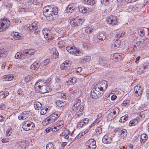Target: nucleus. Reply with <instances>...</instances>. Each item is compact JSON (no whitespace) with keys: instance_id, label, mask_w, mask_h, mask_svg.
Segmentation results:
<instances>
[{"instance_id":"obj_12","label":"nucleus","mask_w":149,"mask_h":149,"mask_svg":"<svg viewBox=\"0 0 149 149\" xmlns=\"http://www.w3.org/2000/svg\"><path fill=\"white\" fill-rule=\"evenodd\" d=\"M143 91V88L141 86H136L134 88V94L136 96H140L142 94Z\"/></svg>"},{"instance_id":"obj_1","label":"nucleus","mask_w":149,"mask_h":149,"mask_svg":"<svg viewBox=\"0 0 149 149\" xmlns=\"http://www.w3.org/2000/svg\"><path fill=\"white\" fill-rule=\"evenodd\" d=\"M36 90H38L40 93H44L48 92L49 90V88L47 86V84L42 81H38L34 86Z\"/></svg>"},{"instance_id":"obj_45","label":"nucleus","mask_w":149,"mask_h":149,"mask_svg":"<svg viewBox=\"0 0 149 149\" xmlns=\"http://www.w3.org/2000/svg\"><path fill=\"white\" fill-rule=\"evenodd\" d=\"M64 42L63 41H60L58 43V47L60 48H63L64 45Z\"/></svg>"},{"instance_id":"obj_57","label":"nucleus","mask_w":149,"mask_h":149,"mask_svg":"<svg viewBox=\"0 0 149 149\" xmlns=\"http://www.w3.org/2000/svg\"><path fill=\"white\" fill-rule=\"evenodd\" d=\"M53 54L55 55V58H57L59 56V54L56 49H54V52H53Z\"/></svg>"},{"instance_id":"obj_17","label":"nucleus","mask_w":149,"mask_h":149,"mask_svg":"<svg viewBox=\"0 0 149 149\" xmlns=\"http://www.w3.org/2000/svg\"><path fill=\"white\" fill-rule=\"evenodd\" d=\"M63 121L61 120H60L57 122L56 124V126L54 127V131L58 130L59 129L63 127Z\"/></svg>"},{"instance_id":"obj_16","label":"nucleus","mask_w":149,"mask_h":149,"mask_svg":"<svg viewBox=\"0 0 149 149\" xmlns=\"http://www.w3.org/2000/svg\"><path fill=\"white\" fill-rule=\"evenodd\" d=\"M29 116V111H24L19 116L18 118L20 120H24L28 118Z\"/></svg>"},{"instance_id":"obj_7","label":"nucleus","mask_w":149,"mask_h":149,"mask_svg":"<svg viewBox=\"0 0 149 149\" xmlns=\"http://www.w3.org/2000/svg\"><path fill=\"white\" fill-rule=\"evenodd\" d=\"M35 127L33 123L30 121H25L22 125L23 129L25 131H28L31 130L33 127Z\"/></svg>"},{"instance_id":"obj_14","label":"nucleus","mask_w":149,"mask_h":149,"mask_svg":"<svg viewBox=\"0 0 149 149\" xmlns=\"http://www.w3.org/2000/svg\"><path fill=\"white\" fill-rule=\"evenodd\" d=\"M116 132H118V134L121 135V137L124 139L127 135V132L125 129H122L121 128H118L116 129Z\"/></svg>"},{"instance_id":"obj_55","label":"nucleus","mask_w":149,"mask_h":149,"mask_svg":"<svg viewBox=\"0 0 149 149\" xmlns=\"http://www.w3.org/2000/svg\"><path fill=\"white\" fill-rule=\"evenodd\" d=\"M84 110V106L83 105H81L80 107L79 111L80 112V113H79V114L81 115L83 114V111Z\"/></svg>"},{"instance_id":"obj_39","label":"nucleus","mask_w":149,"mask_h":149,"mask_svg":"<svg viewBox=\"0 0 149 149\" xmlns=\"http://www.w3.org/2000/svg\"><path fill=\"white\" fill-rule=\"evenodd\" d=\"M25 142L24 141H20L17 142L18 145L22 148H25Z\"/></svg>"},{"instance_id":"obj_64","label":"nucleus","mask_w":149,"mask_h":149,"mask_svg":"<svg viewBox=\"0 0 149 149\" xmlns=\"http://www.w3.org/2000/svg\"><path fill=\"white\" fill-rule=\"evenodd\" d=\"M10 132V130L9 129L7 130L6 131V134L7 136H9L10 135V133H11Z\"/></svg>"},{"instance_id":"obj_2","label":"nucleus","mask_w":149,"mask_h":149,"mask_svg":"<svg viewBox=\"0 0 149 149\" xmlns=\"http://www.w3.org/2000/svg\"><path fill=\"white\" fill-rule=\"evenodd\" d=\"M60 112L56 111L53 113L42 122L43 124L46 125L54 122L61 115Z\"/></svg>"},{"instance_id":"obj_53","label":"nucleus","mask_w":149,"mask_h":149,"mask_svg":"<svg viewBox=\"0 0 149 149\" xmlns=\"http://www.w3.org/2000/svg\"><path fill=\"white\" fill-rule=\"evenodd\" d=\"M81 102L80 100L79 99L77 100L74 103V105H76V107H78V106L79 105Z\"/></svg>"},{"instance_id":"obj_18","label":"nucleus","mask_w":149,"mask_h":149,"mask_svg":"<svg viewBox=\"0 0 149 149\" xmlns=\"http://www.w3.org/2000/svg\"><path fill=\"white\" fill-rule=\"evenodd\" d=\"M35 52V50L33 49H27L24 50L22 53L23 55H25V56H29L33 54Z\"/></svg>"},{"instance_id":"obj_13","label":"nucleus","mask_w":149,"mask_h":149,"mask_svg":"<svg viewBox=\"0 0 149 149\" xmlns=\"http://www.w3.org/2000/svg\"><path fill=\"white\" fill-rule=\"evenodd\" d=\"M42 33L45 38L47 40L50 39L52 37V35L50 31L48 29H44L42 31Z\"/></svg>"},{"instance_id":"obj_32","label":"nucleus","mask_w":149,"mask_h":149,"mask_svg":"<svg viewBox=\"0 0 149 149\" xmlns=\"http://www.w3.org/2000/svg\"><path fill=\"white\" fill-rule=\"evenodd\" d=\"M148 67V65L147 64H141L139 67V69H141V72L143 73L145 69H147Z\"/></svg>"},{"instance_id":"obj_9","label":"nucleus","mask_w":149,"mask_h":149,"mask_svg":"<svg viewBox=\"0 0 149 149\" xmlns=\"http://www.w3.org/2000/svg\"><path fill=\"white\" fill-rule=\"evenodd\" d=\"M106 22L109 24L114 25L117 24L118 21L117 20V17L116 16L111 15L107 18Z\"/></svg>"},{"instance_id":"obj_51","label":"nucleus","mask_w":149,"mask_h":149,"mask_svg":"<svg viewBox=\"0 0 149 149\" xmlns=\"http://www.w3.org/2000/svg\"><path fill=\"white\" fill-rule=\"evenodd\" d=\"M103 103L104 104H108L110 102V100L109 99H107L106 98H104L103 99Z\"/></svg>"},{"instance_id":"obj_31","label":"nucleus","mask_w":149,"mask_h":149,"mask_svg":"<svg viewBox=\"0 0 149 149\" xmlns=\"http://www.w3.org/2000/svg\"><path fill=\"white\" fill-rule=\"evenodd\" d=\"M13 77L10 75H8L4 76L3 79L5 81H10L13 79Z\"/></svg>"},{"instance_id":"obj_35","label":"nucleus","mask_w":149,"mask_h":149,"mask_svg":"<svg viewBox=\"0 0 149 149\" xmlns=\"http://www.w3.org/2000/svg\"><path fill=\"white\" fill-rule=\"evenodd\" d=\"M54 7H56V6H54L53 5H49V6H45L44 7L43 10V11H48V10L52 9H53V8H54Z\"/></svg>"},{"instance_id":"obj_52","label":"nucleus","mask_w":149,"mask_h":149,"mask_svg":"<svg viewBox=\"0 0 149 149\" xmlns=\"http://www.w3.org/2000/svg\"><path fill=\"white\" fill-rule=\"evenodd\" d=\"M54 129L53 128L52 129L51 127H48V128H46L45 131V132L46 133H48L49 132H50L51 131H54V130H53V129Z\"/></svg>"},{"instance_id":"obj_43","label":"nucleus","mask_w":149,"mask_h":149,"mask_svg":"<svg viewBox=\"0 0 149 149\" xmlns=\"http://www.w3.org/2000/svg\"><path fill=\"white\" fill-rule=\"evenodd\" d=\"M61 96L62 98L65 100H67L69 98L68 94L67 93H61Z\"/></svg>"},{"instance_id":"obj_33","label":"nucleus","mask_w":149,"mask_h":149,"mask_svg":"<svg viewBox=\"0 0 149 149\" xmlns=\"http://www.w3.org/2000/svg\"><path fill=\"white\" fill-rule=\"evenodd\" d=\"M21 34H19L17 32H15L13 34L12 36L13 38L16 40H18L21 38L22 36Z\"/></svg>"},{"instance_id":"obj_37","label":"nucleus","mask_w":149,"mask_h":149,"mask_svg":"<svg viewBox=\"0 0 149 149\" xmlns=\"http://www.w3.org/2000/svg\"><path fill=\"white\" fill-rule=\"evenodd\" d=\"M138 33L139 35L141 37H143L145 35V31L144 29L141 28L139 29Z\"/></svg>"},{"instance_id":"obj_27","label":"nucleus","mask_w":149,"mask_h":149,"mask_svg":"<svg viewBox=\"0 0 149 149\" xmlns=\"http://www.w3.org/2000/svg\"><path fill=\"white\" fill-rule=\"evenodd\" d=\"M138 123V118H136L134 119L131 120L130 122L129 125L130 126H134Z\"/></svg>"},{"instance_id":"obj_49","label":"nucleus","mask_w":149,"mask_h":149,"mask_svg":"<svg viewBox=\"0 0 149 149\" xmlns=\"http://www.w3.org/2000/svg\"><path fill=\"white\" fill-rule=\"evenodd\" d=\"M130 101L128 100H125L122 104V105L126 106L129 105L130 103Z\"/></svg>"},{"instance_id":"obj_15","label":"nucleus","mask_w":149,"mask_h":149,"mask_svg":"<svg viewBox=\"0 0 149 149\" xmlns=\"http://www.w3.org/2000/svg\"><path fill=\"white\" fill-rule=\"evenodd\" d=\"M121 45L120 40L118 39L113 40L111 43L112 48L114 49H116L119 47Z\"/></svg>"},{"instance_id":"obj_25","label":"nucleus","mask_w":149,"mask_h":149,"mask_svg":"<svg viewBox=\"0 0 149 149\" xmlns=\"http://www.w3.org/2000/svg\"><path fill=\"white\" fill-rule=\"evenodd\" d=\"M97 38L100 40H103L106 38V35L104 32H100L97 36Z\"/></svg>"},{"instance_id":"obj_40","label":"nucleus","mask_w":149,"mask_h":149,"mask_svg":"<svg viewBox=\"0 0 149 149\" xmlns=\"http://www.w3.org/2000/svg\"><path fill=\"white\" fill-rule=\"evenodd\" d=\"M119 111L118 108L116 107L113 109V112H111V113H113L114 115H115L116 117V116L119 114Z\"/></svg>"},{"instance_id":"obj_38","label":"nucleus","mask_w":149,"mask_h":149,"mask_svg":"<svg viewBox=\"0 0 149 149\" xmlns=\"http://www.w3.org/2000/svg\"><path fill=\"white\" fill-rule=\"evenodd\" d=\"M84 3L87 5L93 6L95 3V1L94 0H84Z\"/></svg>"},{"instance_id":"obj_28","label":"nucleus","mask_w":149,"mask_h":149,"mask_svg":"<svg viewBox=\"0 0 149 149\" xmlns=\"http://www.w3.org/2000/svg\"><path fill=\"white\" fill-rule=\"evenodd\" d=\"M77 79L74 77H73L70 79L69 80L66 82V83L67 85H73L76 82Z\"/></svg>"},{"instance_id":"obj_34","label":"nucleus","mask_w":149,"mask_h":149,"mask_svg":"<svg viewBox=\"0 0 149 149\" xmlns=\"http://www.w3.org/2000/svg\"><path fill=\"white\" fill-rule=\"evenodd\" d=\"M147 139V135L145 134H143L141 136L140 141L142 143H144Z\"/></svg>"},{"instance_id":"obj_42","label":"nucleus","mask_w":149,"mask_h":149,"mask_svg":"<svg viewBox=\"0 0 149 149\" xmlns=\"http://www.w3.org/2000/svg\"><path fill=\"white\" fill-rule=\"evenodd\" d=\"M116 117V116L115 115H114L113 113L111 112L108 114L107 117L109 118V120H112Z\"/></svg>"},{"instance_id":"obj_54","label":"nucleus","mask_w":149,"mask_h":149,"mask_svg":"<svg viewBox=\"0 0 149 149\" xmlns=\"http://www.w3.org/2000/svg\"><path fill=\"white\" fill-rule=\"evenodd\" d=\"M78 9L79 12L81 13H83V11L84 10V7L81 6H78Z\"/></svg>"},{"instance_id":"obj_63","label":"nucleus","mask_w":149,"mask_h":149,"mask_svg":"<svg viewBox=\"0 0 149 149\" xmlns=\"http://www.w3.org/2000/svg\"><path fill=\"white\" fill-rule=\"evenodd\" d=\"M0 107L2 110H3L5 109L6 108L5 105L3 104H1Z\"/></svg>"},{"instance_id":"obj_36","label":"nucleus","mask_w":149,"mask_h":149,"mask_svg":"<svg viewBox=\"0 0 149 149\" xmlns=\"http://www.w3.org/2000/svg\"><path fill=\"white\" fill-rule=\"evenodd\" d=\"M22 52H17L15 54V57L17 59H20L21 58H24V56H25V55L22 54Z\"/></svg>"},{"instance_id":"obj_59","label":"nucleus","mask_w":149,"mask_h":149,"mask_svg":"<svg viewBox=\"0 0 149 149\" xmlns=\"http://www.w3.org/2000/svg\"><path fill=\"white\" fill-rule=\"evenodd\" d=\"M91 59V57L89 56H86L84 57V61L86 62L89 61Z\"/></svg>"},{"instance_id":"obj_46","label":"nucleus","mask_w":149,"mask_h":149,"mask_svg":"<svg viewBox=\"0 0 149 149\" xmlns=\"http://www.w3.org/2000/svg\"><path fill=\"white\" fill-rule=\"evenodd\" d=\"M93 29H92L89 27H87L85 28V31L87 33H90L92 32Z\"/></svg>"},{"instance_id":"obj_19","label":"nucleus","mask_w":149,"mask_h":149,"mask_svg":"<svg viewBox=\"0 0 149 149\" xmlns=\"http://www.w3.org/2000/svg\"><path fill=\"white\" fill-rule=\"evenodd\" d=\"M124 55L122 53H115L113 55V59L121 60L124 57Z\"/></svg>"},{"instance_id":"obj_26","label":"nucleus","mask_w":149,"mask_h":149,"mask_svg":"<svg viewBox=\"0 0 149 149\" xmlns=\"http://www.w3.org/2000/svg\"><path fill=\"white\" fill-rule=\"evenodd\" d=\"M70 131L68 130H66L64 131L62 134V135L63 137L65 139H69L68 135L69 134Z\"/></svg>"},{"instance_id":"obj_44","label":"nucleus","mask_w":149,"mask_h":149,"mask_svg":"<svg viewBox=\"0 0 149 149\" xmlns=\"http://www.w3.org/2000/svg\"><path fill=\"white\" fill-rule=\"evenodd\" d=\"M127 119V115H125V116H122L121 117L120 120L121 122L124 123L126 121Z\"/></svg>"},{"instance_id":"obj_6","label":"nucleus","mask_w":149,"mask_h":149,"mask_svg":"<svg viewBox=\"0 0 149 149\" xmlns=\"http://www.w3.org/2000/svg\"><path fill=\"white\" fill-rule=\"evenodd\" d=\"M108 86L107 82L105 80H103L101 82L98 83L93 88L102 89L105 90Z\"/></svg>"},{"instance_id":"obj_62","label":"nucleus","mask_w":149,"mask_h":149,"mask_svg":"<svg viewBox=\"0 0 149 149\" xmlns=\"http://www.w3.org/2000/svg\"><path fill=\"white\" fill-rule=\"evenodd\" d=\"M4 95L3 96V98H4L7 96L9 94V92L7 91L4 92Z\"/></svg>"},{"instance_id":"obj_60","label":"nucleus","mask_w":149,"mask_h":149,"mask_svg":"<svg viewBox=\"0 0 149 149\" xmlns=\"http://www.w3.org/2000/svg\"><path fill=\"white\" fill-rule=\"evenodd\" d=\"M67 67H68V66L66 65L63 63L62 64L60 65V68L62 70L64 69L65 68H66Z\"/></svg>"},{"instance_id":"obj_48","label":"nucleus","mask_w":149,"mask_h":149,"mask_svg":"<svg viewBox=\"0 0 149 149\" xmlns=\"http://www.w3.org/2000/svg\"><path fill=\"white\" fill-rule=\"evenodd\" d=\"M32 78L30 75H28L25 78L24 81L26 82H29L32 79Z\"/></svg>"},{"instance_id":"obj_47","label":"nucleus","mask_w":149,"mask_h":149,"mask_svg":"<svg viewBox=\"0 0 149 149\" xmlns=\"http://www.w3.org/2000/svg\"><path fill=\"white\" fill-rule=\"evenodd\" d=\"M124 35L125 33L124 32H122L121 33H119L116 34V37L119 38H122L124 36Z\"/></svg>"},{"instance_id":"obj_61","label":"nucleus","mask_w":149,"mask_h":149,"mask_svg":"<svg viewBox=\"0 0 149 149\" xmlns=\"http://www.w3.org/2000/svg\"><path fill=\"white\" fill-rule=\"evenodd\" d=\"M78 108V107H76V105L74 104L72 107V109L73 110V112H75Z\"/></svg>"},{"instance_id":"obj_11","label":"nucleus","mask_w":149,"mask_h":149,"mask_svg":"<svg viewBox=\"0 0 149 149\" xmlns=\"http://www.w3.org/2000/svg\"><path fill=\"white\" fill-rule=\"evenodd\" d=\"M85 145H88L92 149H95L96 147V141L93 139H90L86 142Z\"/></svg>"},{"instance_id":"obj_41","label":"nucleus","mask_w":149,"mask_h":149,"mask_svg":"<svg viewBox=\"0 0 149 149\" xmlns=\"http://www.w3.org/2000/svg\"><path fill=\"white\" fill-rule=\"evenodd\" d=\"M102 131V128L101 127H97L96 129L95 132L97 134L99 135L101 134Z\"/></svg>"},{"instance_id":"obj_29","label":"nucleus","mask_w":149,"mask_h":149,"mask_svg":"<svg viewBox=\"0 0 149 149\" xmlns=\"http://www.w3.org/2000/svg\"><path fill=\"white\" fill-rule=\"evenodd\" d=\"M34 105L35 109L36 110L40 109L42 107L41 104L38 101H35Z\"/></svg>"},{"instance_id":"obj_4","label":"nucleus","mask_w":149,"mask_h":149,"mask_svg":"<svg viewBox=\"0 0 149 149\" xmlns=\"http://www.w3.org/2000/svg\"><path fill=\"white\" fill-rule=\"evenodd\" d=\"M105 90L102 89H93L90 93L91 97L93 99H95L101 97L104 93Z\"/></svg>"},{"instance_id":"obj_23","label":"nucleus","mask_w":149,"mask_h":149,"mask_svg":"<svg viewBox=\"0 0 149 149\" xmlns=\"http://www.w3.org/2000/svg\"><path fill=\"white\" fill-rule=\"evenodd\" d=\"M40 67L39 64L34 62L30 66V68L32 71L33 72L37 70Z\"/></svg>"},{"instance_id":"obj_10","label":"nucleus","mask_w":149,"mask_h":149,"mask_svg":"<svg viewBox=\"0 0 149 149\" xmlns=\"http://www.w3.org/2000/svg\"><path fill=\"white\" fill-rule=\"evenodd\" d=\"M10 21L7 19L3 20L2 22H0V32L5 30L8 28L10 24Z\"/></svg>"},{"instance_id":"obj_21","label":"nucleus","mask_w":149,"mask_h":149,"mask_svg":"<svg viewBox=\"0 0 149 149\" xmlns=\"http://www.w3.org/2000/svg\"><path fill=\"white\" fill-rule=\"evenodd\" d=\"M38 28V26L35 23H33L30 25L29 27V30L31 32L33 31H34L35 32H36Z\"/></svg>"},{"instance_id":"obj_24","label":"nucleus","mask_w":149,"mask_h":149,"mask_svg":"<svg viewBox=\"0 0 149 149\" xmlns=\"http://www.w3.org/2000/svg\"><path fill=\"white\" fill-rule=\"evenodd\" d=\"M50 59L49 58H48L45 60L43 61L41 64L40 67L43 69L45 68L48 65V64L50 62Z\"/></svg>"},{"instance_id":"obj_5","label":"nucleus","mask_w":149,"mask_h":149,"mask_svg":"<svg viewBox=\"0 0 149 149\" xmlns=\"http://www.w3.org/2000/svg\"><path fill=\"white\" fill-rule=\"evenodd\" d=\"M66 49L67 50L70 54L74 55L81 56L83 54V52H81L77 50L75 47L68 46Z\"/></svg>"},{"instance_id":"obj_30","label":"nucleus","mask_w":149,"mask_h":149,"mask_svg":"<svg viewBox=\"0 0 149 149\" xmlns=\"http://www.w3.org/2000/svg\"><path fill=\"white\" fill-rule=\"evenodd\" d=\"M56 103L59 107H64L65 104V101H63L57 100L56 102Z\"/></svg>"},{"instance_id":"obj_8","label":"nucleus","mask_w":149,"mask_h":149,"mask_svg":"<svg viewBox=\"0 0 149 149\" xmlns=\"http://www.w3.org/2000/svg\"><path fill=\"white\" fill-rule=\"evenodd\" d=\"M70 24L72 26H79L83 23V21L81 19H79V17H76L70 19Z\"/></svg>"},{"instance_id":"obj_50","label":"nucleus","mask_w":149,"mask_h":149,"mask_svg":"<svg viewBox=\"0 0 149 149\" xmlns=\"http://www.w3.org/2000/svg\"><path fill=\"white\" fill-rule=\"evenodd\" d=\"M82 123H84V120H82L81 122L78 123L77 125L78 127L80 128L83 127L84 124Z\"/></svg>"},{"instance_id":"obj_20","label":"nucleus","mask_w":149,"mask_h":149,"mask_svg":"<svg viewBox=\"0 0 149 149\" xmlns=\"http://www.w3.org/2000/svg\"><path fill=\"white\" fill-rule=\"evenodd\" d=\"M75 9L74 4H71L69 5L67 7L65 11L67 13H71L73 12Z\"/></svg>"},{"instance_id":"obj_3","label":"nucleus","mask_w":149,"mask_h":149,"mask_svg":"<svg viewBox=\"0 0 149 149\" xmlns=\"http://www.w3.org/2000/svg\"><path fill=\"white\" fill-rule=\"evenodd\" d=\"M58 13V8L57 7H54V8L48 10L47 11H43V15L46 17L47 19L50 20L53 18V15H57Z\"/></svg>"},{"instance_id":"obj_58","label":"nucleus","mask_w":149,"mask_h":149,"mask_svg":"<svg viewBox=\"0 0 149 149\" xmlns=\"http://www.w3.org/2000/svg\"><path fill=\"white\" fill-rule=\"evenodd\" d=\"M40 114L42 115H44L46 114L47 113L46 109H42L40 111Z\"/></svg>"},{"instance_id":"obj_56","label":"nucleus","mask_w":149,"mask_h":149,"mask_svg":"<svg viewBox=\"0 0 149 149\" xmlns=\"http://www.w3.org/2000/svg\"><path fill=\"white\" fill-rule=\"evenodd\" d=\"M82 70V68L80 67H78L75 69V72L76 73H79Z\"/></svg>"},{"instance_id":"obj_22","label":"nucleus","mask_w":149,"mask_h":149,"mask_svg":"<svg viewBox=\"0 0 149 149\" xmlns=\"http://www.w3.org/2000/svg\"><path fill=\"white\" fill-rule=\"evenodd\" d=\"M102 141L104 143L109 144L112 142L111 138L107 135L104 136L102 139Z\"/></svg>"}]
</instances>
